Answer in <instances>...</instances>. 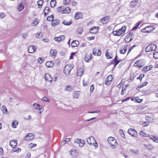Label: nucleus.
<instances>
[{"label": "nucleus", "instance_id": "nucleus-1", "mask_svg": "<svg viewBox=\"0 0 158 158\" xmlns=\"http://www.w3.org/2000/svg\"><path fill=\"white\" fill-rule=\"evenodd\" d=\"M126 30V27L123 26L120 29L113 31L112 33L115 36H123Z\"/></svg>", "mask_w": 158, "mask_h": 158}, {"label": "nucleus", "instance_id": "nucleus-2", "mask_svg": "<svg viewBox=\"0 0 158 158\" xmlns=\"http://www.w3.org/2000/svg\"><path fill=\"white\" fill-rule=\"evenodd\" d=\"M107 141L110 147L113 149L116 148L117 147V141L114 137H110L108 138Z\"/></svg>", "mask_w": 158, "mask_h": 158}, {"label": "nucleus", "instance_id": "nucleus-3", "mask_svg": "<svg viewBox=\"0 0 158 158\" xmlns=\"http://www.w3.org/2000/svg\"><path fill=\"white\" fill-rule=\"evenodd\" d=\"M87 142L91 145H94L95 148L98 147V143L95 139L92 136H90L87 139Z\"/></svg>", "mask_w": 158, "mask_h": 158}, {"label": "nucleus", "instance_id": "nucleus-4", "mask_svg": "<svg viewBox=\"0 0 158 158\" xmlns=\"http://www.w3.org/2000/svg\"><path fill=\"white\" fill-rule=\"evenodd\" d=\"M73 68V66L71 64L66 65L64 69V73L66 76L69 75Z\"/></svg>", "mask_w": 158, "mask_h": 158}, {"label": "nucleus", "instance_id": "nucleus-5", "mask_svg": "<svg viewBox=\"0 0 158 158\" xmlns=\"http://www.w3.org/2000/svg\"><path fill=\"white\" fill-rule=\"evenodd\" d=\"M156 46L155 44H150L146 47L145 49L146 52H149L154 51L156 49Z\"/></svg>", "mask_w": 158, "mask_h": 158}, {"label": "nucleus", "instance_id": "nucleus-6", "mask_svg": "<svg viewBox=\"0 0 158 158\" xmlns=\"http://www.w3.org/2000/svg\"><path fill=\"white\" fill-rule=\"evenodd\" d=\"M34 135L31 133H28L26 134L24 138V139L25 141H29L33 139L34 138Z\"/></svg>", "mask_w": 158, "mask_h": 158}, {"label": "nucleus", "instance_id": "nucleus-7", "mask_svg": "<svg viewBox=\"0 0 158 158\" xmlns=\"http://www.w3.org/2000/svg\"><path fill=\"white\" fill-rule=\"evenodd\" d=\"M128 133L133 136L137 137V133L136 131L132 129H129L128 130Z\"/></svg>", "mask_w": 158, "mask_h": 158}, {"label": "nucleus", "instance_id": "nucleus-8", "mask_svg": "<svg viewBox=\"0 0 158 158\" xmlns=\"http://www.w3.org/2000/svg\"><path fill=\"white\" fill-rule=\"evenodd\" d=\"M34 107L37 110H39V113H41L43 111L42 108L41 107L39 104L37 103H35L33 104Z\"/></svg>", "mask_w": 158, "mask_h": 158}, {"label": "nucleus", "instance_id": "nucleus-9", "mask_svg": "<svg viewBox=\"0 0 158 158\" xmlns=\"http://www.w3.org/2000/svg\"><path fill=\"white\" fill-rule=\"evenodd\" d=\"M93 54L95 56H100L101 55L100 50L96 48H94L93 49Z\"/></svg>", "mask_w": 158, "mask_h": 158}, {"label": "nucleus", "instance_id": "nucleus-10", "mask_svg": "<svg viewBox=\"0 0 158 158\" xmlns=\"http://www.w3.org/2000/svg\"><path fill=\"white\" fill-rule=\"evenodd\" d=\"M70 154L73 158H76L78 156V153L76 150L72 149Z\"/></svg>", "mask_w": 158, "mask_h": 158}, {"label": "nucleus", "instance_id": "nucleus-11", "mask_svg": "<svg viewBox=\"0 0 158 158\" xmlns=\"http://www.w3.org/2000/svg\"><path fill=\"white\" fill-rule=\"evenodd\" d=\"M65 39V36L64 35H61L59 37H55L54 40L55 41L60 42L64 40Z\"/></svg>", "mask_w": 158, "mask_h": 158}, {"label": "nucleus", "instance_id": "nucleus-12", "mask_svg": "<svg viewBox=\"0 0 158 158\" xmlns=\"http://www.w3.org/2000/svg\"><path fill=\"white\" fill-rule=\"evenodd\" d=\"M75 142L79 144L80 143H81V144H79V146L80 147H83L85 144V143L84 141L80 139H77L75 141Z\"/></svg>", "mask_w": 158, "mask_h": 158}, {"label": "nucleus", "instance_id": "nucleus-13", "mask_svg": "<svg viewBox=\"0 0 158 158\" xmlns=\"http://www.w3.org/2000/svg\"><path fill=\"white\" fill-rule=\"evenodd\" d=\"M44 78L45 80L48 81L52 82V77L48 73H46L45 74Z\"/></svg>", "mask_w": 158, "mask_h": 158}, {"label": "nucleus", "instance_id": "nucleus-14", "mask_svg": "<svg viewBox=\"0 0 158 158\" xmlns=\"http://www.w3.org/2000/svg\"><path fill=\"white\" fill-rule=\"evenodd\" d=\"M148 137L151 139L152 140L153 142L156 143H158V137L156 136L152 135H148Z\"/></svg>", "mask_w": 158, "mask_h": 158}, {"label": "nucleus", "instance_id": "nucleus-15", "mask_svg": "<svg viewBox=\"0 0 158 158\" xmlns=\"http://www.w3.org/2000/svg\"><path fill=\"white\" fill-rule=\"evenodd\" d=\"M36 50V48L33 46H30L28 48V51L29 53H33Z\"/></svg>", "mask_w": 158, "mask_h": 158}, {"label": "nucleus", "instance_id": "nucleus-16", "mask_svg": "<svg viewBox=\"0 0 158 158\" xmlns=\"http://www.w3.org/2000/svg\"><path fill=\"white\" fill-rule=\"evenodd\" d=\"M132 34V33H130L128 34L126 36L125 40L127 43L129 42L132 40V38L131 37Z\"/></svg>", "mask_w": 158, "mask_h": 158}, {"label": "nucleus", "instance_id": "nucleus-17", "mask_svg": "<svg viewBox=\"0 0 158 158\" xmlns=\"http://www.w3.org/2000/svg\"><path fill=\"white\" fill-rule=\"evenodd\" d=\"M105 54L106 58L108 59H111L113 57V54L112 52L109 53L108 50L105 52Z\"/></svg>", "mask_w": 158, "mask_h": 158}, {"label": "nucleus", "instance_id": "nucleus-18", "mask_svg": "<svg viewBox=\"0 0 158 158\" xmlns=\"http://www.w3.org/2000/svg\"><path fill=\"white\" fill-rule=\"evenodd\" d=\"M82 15L81 12H77L75 15V19L76 20L82 18Z\"/></svg>", "mask_w": 158, "mask_h": 158}, {"label": "nucleus", "instance_id": "nucleus-19", "mask_svg": "<svg viewBox=\"0 0 158 158\" xmlns=\"http://www.w3.org/2000/svg\"><path fill=\"white\" fill-rule=\"evenodd\" d=\"M17 144V141L16 140H12L10 141V145L13 148H15Z\"/></svg>", "mask_w": 158, "mask_h": 158}, {"label": "nucleus", "instance_id": "nucleus-20", "mask_svg": "<svg viewBox=\"0 0 158 158\" xmlns=\"http://www.w3.org/2000/svg\"><path fill=\"white\" fill-rule=\"evenodd\" d=\"M98 27H94L90 29V32L93 34L97 33L98 32Z\"/></svg>", "mask_w": 158, "mask_h": 158}, {"label": "nucleus", "instance_id": "nucleus-21", "mask_svg": "<svg viewBox=\"0 0 158 158\" xmlns=\"http://www.w3.org/2000/svg\"><path fill=\"white\" fill-rule=\"evenodd\" d=\"M109 17L108 16L105 17L103 18L100 20V22L101 23L105 24L106 23L108 22L109 19Z\"/></svg>", "mask_w": 158, "mask_h": 158}, {"label": "nucleus", "instance_id": "nucleus-22", "mask_svg": "<svg viewBox=\"0 0 158 158\" xmlns=\"http://www.w3.org/2000/svg\"><path fill=\"white\" fill-rule=\"evenodd\" d=\"M79 43V41L77 40H73L71 43V45L72 47L74 48L78 45Z\"/></svg>", "mask_w": 158, "mask_h": 158}, {"label": "nucleus", "instance_id": "nucleus-23", "mask_svg": "<svg viewBox=\"0 0 158 158\" xmlns=\"http://www.w3.org/2000/svg\"><path fill=\"white\" fill-rule=\"evenodd\" d=\"M117 56L116 55L114 60H113L110 63L111 64H113L114 63V66H115L116 65H117L120 62V61L117 60Z\"/></svg>", "mask_w": 158, "mask_h": 158}, {"label": "nucleus", "instance_id": "nucleus-24", "mask_svg": "<svg viewBox=\"0 0 158 158\" xmlns=\"http://www.w3.org/2000/svg\"><path fill=\"white\" fill-rule=\"evenodd\" d=\"M112 79V76L111 75H109L107 78V80L105 82V84L107 85H109L110 83V82Z\"/></svg>", "mask_w": 158, "mask_h": 158}, {"label": "nucleus", "instance_id": "nucleus-25", "mask_svg": "<svg viewBox=\"0 0 158 158\" xmlns=\"http://www.w3.org/2000/svg\"><path fill=\"white\" fill-rule=\"evenodd\" d=\"M39 22V20L36 18L33 19L31 23V25L33 26H37Z\"/></svg>", "mask_w": 158, "mask_h": 158}, {"label": "nucleus", "instance_id": "nucleus-26", "mask_svg": "<svg viewBox=\"0 0 158 158\" xmlns=\"http://www.w3.org/2000/svg\"><path fill=\"white\" fill-rule=\"evenodd\" d=\"M71 11L70 8L69 7L66 8L64 9L63 10L61 11V13L62 14H68Z\"/></svg>", "mask_w": 158, "mask_h": 158}, {"label": "nucleus", "instance_id": "nucleus-27", "mask_svg": "<svg viewBox=\"0 0 158 158\" xmlns=\"http://www.w3.org/2000/svg\"><path fill=\"white\" fill-rule=\"evenodd\" d=\"M146 27V29H147V31H148V33L151 32V31L154 30L155 28V27L154 26H148Z\"/></svg>", "mask_w": 158, "mask_h": 158}, {"label": "nucleus", "instance_id": "nucleus-28", "mask_svg": "<svg viewBox=\"0 0 158 158\" xmlns=\"http://www.w3.org/2000/svg\"><path fill=\"white\" fill-rule=\"evenodd\" d=\"M144 146L147 149L149 150H152L154 148V146L151 144H144Z\"/></svg>", "mask_w": 158, "mask_h": 158}, {"label": "nucleus", "instance_id": "nucleus-29", "mask_svg": "<svg viewBox=\"0 0 158 158\" xmlns=\"http://www.w3.org/2000/svg\"><path fill=\"white\" fill-rule=\"evenodd\" d=\"M53 65L54 63L52 61H48L46 63V65L47 67L52 68Z\"/></svg>", "mask_w": 158, "mask_h": 158}, {"label": "nucleus", "instance_id": "nucleus-30", "mask_svg": "<svg viewBox=\"0 0 158 158\" xmlns=\"http://www.w3.org/2000/svg\"><path fill=\"white\" fill-rule=\"evenodd\" d=\"M52 26H56L59 24V20L57 19L53 20L52 21Z\"/></svg>", "mask_w": 158, "mask_h": 158}, {"label": "nucleus", "instance_id": "nucleus-31", "mask_svg": "<svg viewBox=\"0 0 158 158\" xmlns=\"http://www.w3.org/2000/svg\"><path fill=\"white\" fill-rule=\"evenodd\" d=\"M127 48L128 47L127 46H126L124 47L123 48H121L120 51V53L122 54H125L127 50Z\"/></svg>", "mask_w": 158, "mask_h": 158}, {"label": "nucleus", "instance_id": "nucleus-32", "mask_svg": "<svg viewBox=\"0 0 158 158\" xmlns=\"http://www.w3.org/2000/svg\"><path fill=\"white\" fill-rule=\"evenodd\" d=\"M1 110L4 114H7V109L5 106H3L2 107Z\"/></svg>", "mask_w": 158, "mask_h": 158}, {"label": "nucleus", "instance_id": "nucleus-33", "mask_svg": "<svg viewBox=\"0 0 158 158\" xmlns=\"http://www.w3.org/2000/svg\"><path fill=\"white\" fill-rule=\"evenodd\" d=\"M80 94V93L79 91H75L74 92V94L73 95V98H77L79 97V95Z\"/></svg>", "mask_w": 158, "mask_h": 158}, {"label": "nucleus", "instance_id": "nucleus-34", "mask_svg": "<svg viewBox=\"0 0 158 158\" xmlns=\"http://www.w3.org/2000/svg\"><path fill=\"white\" fill-rule=\"evenodd\" d=\"M56 53V50L55 49H51L50 52V55L52 56H55Z\"/></svg>", "mask_w": 158, "mask_h": 158}, {"label": "nucleus", "instance_id": "nucleus-35", "mask_svg": "<svg viewBox=\"0 0 158 158\" xmlns=\"http://www.w3.org/2000/svg\"><path fill=\"white\" fill-rule=\"evenodd\" d=\"M18 124V121L15 120L13 121L12 124L11 126L13 128H16Z\"/></svg>", "mask_w": 158, "mask_h": 158}, {"label": "nucleus", "instance_id": "nucleus-36", "mask_svg": "<svg viewBox=\"0 0 158 158\" xmlns=\"http://www.w3.org/2000/svg\"><path fill=\"white\" fill-rule=\"evenodd\" d=\"M92 57V55L90 54L89 55L86 56L85 57V60L86 62H89V60H90Z\"/></svg>", "mask_w": 158, "mask_h": 158}, {"label": "nucleus", "instance_id": "nucleus-37", "mask_svg": "<svg viewBox=\"0 0 158 158\" xmlns=\"http://www.w3.org/2000/svg\"><path fill=\"white\" fill-rule=\"evenodd\" d=\"M84 70L83 69H79L77 72V75L79 76H81L82 75V73L83 72Z\"/></svg>", "mask_w": 158, "mask_h": 158}, {"label": "nucleus", "instance_id": "nucleus-38", "mask_svg": "<svg viewBox=\"0 0 158 158\" xmlns=\"http://www.w3.org/2000/svg\"><path fill=\"white\" fill-rule=\"evenodd\" d=\"M138 0H135L134 1H132L130 3V6L131 7H133L134 6L135 4L137 3Z\"/></svg>", "mask_w": 158, "mask_h": 158}, {"label": "nucleus", "instance_id": "nucleus-39", "mask_svg": "<svg viewBox=\"0 0 158 158\" xmlns=\"http://www.w3.org/2000/svg\"><path fill=\"white\" fill-rule=\"evenodd\" d=\"M24 9V6L22 4H19L17 7V9L19 11H21Z\"/></svg>", "mask_w": 158, "mask_h": 158}, {"label": "nucleus", "instance_id": "nucleus-40", "mask_svg": "<svg viewBox=\"0 0 158 158\" xmlns=\"http://www.w3.org/2000/svg\"><path fill=\"white\" fill-rule=\"evenodd\" d=\"M49 10V8L48 6L45 7L44 10V15L45 16H46L48 14V12Z\"/></svg>", "mask_w": 158, "mask_h": 158}, {"label": "nucleus", "instance_id": "nucleus-41", "mask_svg": "<svg viewBox=\"0 0 158 158\" xmlns=\"http://www.w3.org/2000/svg\"><path fill=\"white\" fill-rule=\"evenodd\" d=\"M56 4V2L55 0H51L50 2V6L52 7H54Z\"/></svg>", "mask_w": 158, "mask_h": 158}, {"label": "nucleus", "instance_id": "nucleus-42", "mask_svg": "<svg viewBox=\"0 0 158 158\" xmlns=\"http://www.w3.org/2000/svg\"><path fill=\"white\" fill-rule=\"evenodd\" d=\"M44 1L43 0H40L37 2V5L40 8H41L42 5L43 4Z\"/></svg>", "mask_w": 158, "mask_h": 158}, {"label": "nucleus", "instance_id": "nucleus-43", "mask_svg": "<svg viewBox=\"0 0 158 158\" xmlns=\"http://www.w3.org/2000/svg\"><path fill=\"white\" fill-rule=\"evenodd\" d=\"M73 89V88L72 86L69 85L67 86L65 89V91H67L69 92L71 91Z\"/></svg>", "mask_w": 158, "mask_h": 158}, {"label": "nucleus", "instance_id": "nucleus-44", "mask_svg": "<svg viewBox=\"0 0 158 158\" xmlns=\"http://www.w3.org/2000/svg\"><path fill=\"white\" fill-rule=\"evenodd\" d=\"M145 118L146 121V122H148V123H150L152 122L151 118L150 117L146 115L145 116Z\"/></svg>", "mask_w": 158, "mask_h": 158}, {"label": "nucleus", "instance_id": "nucleus-45", "mask_svg": "<svg viewBox=\"0 0 158 158\" xmlns=\"http://www.w3.org/2000/svg\"><path fill=\"white\" fill-rule=\"evenodd\" d=\"M72 23L71 21H70L69 22H67L66 20H64L62 22V23L65 25L69 26Z\"/></svg>", "mask_w": 158, "mask_h": 158}, {"label": "nucleus", "instance_id": "nucleus-46", "mask_svg": "<svg viewBox=\"0 0 158 158\" xmlns=\"http://www.w3.org/2000/svg\"><path fill=\"white\" fill-rule=\"evenodd\" d=\"M149 123L148 122L143 121L141 122V125L144 127H147L149 125Z\"/></svg>", "mask_w": 158, "mask_h": 158}, {"label": "nucleus", "instance_id": "nucleus-47", "mask_svg": "<svg viewBox=\"0 0 158 158\" xmlns=\"http://www.w3.org/2000/svg\"><path fill=\"white\" fill-rule=\"evenodd\" d=\"M53 18L54 15H52L51 16L48 17L47 18V20L48 21H52L53 20Z\"/></svg>", "mask_w": 158, "mask_h": 158}, {"label": "nucleus", "instance_id": "nucleus-48", "mask_svg": "<svg viewBox=\"0 0 158 158\" xmlns=\"http://www.w3.org/2000/svg\"><path fill=\"white\" fill-rule=\"evenodd\" d=\"M43 34L42 32H40L37 34L36 35V37L37 39L41 38L43 36Z\"/></svg>", "mask_w": 158, "mask_h": 158}, {"label": "nucleus", "instance_id": "nucleus-49", "mask_svg": "<svg viewBox=\"0 0 158 158\" xmlns=\"http://www.w3.org/2000/svg\"><path fill=\"white\" fill-rule=\"evenodd\" d=\"M83 31V30L82 28H78L77 31V32L78 34H81Z\"/></svg>", "mask_w": 158, "mask_h": 158}, {"label": "nucleus", "instance_id": "nucleus-50", "mask_svg": "<svg viewBox=\"0 0 158 158\" xmlns=\"http://www.w3.org/2000/svg\"><path fill=\"white\" fill-rule=\"evenodd\" d=\"M42 101H45L46 102H49L50 101V100L47 97H43L42 98Z\"/></svg>", "mask_w": 158, "mask_h": 158}, {"label": "nucleus", "instance_id": "nucleus-51", "mask_svg": "<svg viewBox=\"0 0 158 158\" xmlns=\"http://www.w3.org/2000/svg\"><path fill=\"white\" fill-rule=\"evenodd\" d=\"M153 57L154 58L158 59V52H155L153 54Z\"/></svg>", "mask_w": 158, "mask_h": 158}, {"label": "nucleus", "instance_id": "nucleus-52", "mask_svg": "<svg viewBox=\"0 0 158 158\" xmlns=\"http://www.w3.org/2000/svg\"><path fill=\"white\" fill-rule=\"evenodd\" d=\"M140 134L143 136H144V137H148V135H148L145 133H143V132L142 131H140Z\"/></svg>", "mask_w": 158, "mask_h": 158}, {"label": "nucleus", "instance_id": "nucleus-53", "mask_svg": "<svg viewBox=\"0 0 158 158\" xmlns=\"http://www.w3.org/2000/svg\"><path fill=\"white\" fill-rule=\"evenodd\" d=\"M138 98H133L131 99V100L134 101V102L137 103H138Z\"/></svg>", "mask_w": 158, "mask_h": 158}, {"label": "nucleus", "instance_id": "nucleus-54", "mask_svg": "<svg viewBox=\"0 0 158 158\" xmlns=\"http://www.w3.org/2000/svg\"><path fill=\"white\" fill-rule=\"evenodd\" d=\"M148 84V82H145L141 84V85H140L139 86V88H142L143 86H145L146 85H147Z\"/></svg>", "mask_w": 158, "mask_h": 158}, {"label": "nucleus", "instance_id": "nucleus-55", "mask_svg": "<svg viewBox=\"0 0 158 158\" xmlns=\"http://www.w3.org/2000/svg\"><path fill=\"white\" fill-rule=\"evenodd\" d=\"M70 2V0H64L63 2V3L65 5H67Z\"/></svg>", "mask_w": 158, "mask_h": 158}, {"label": "nucleus", "instance_id": "nucleus-56", "mask_svg": "<svg viewBox=\"0 0 158 158\" xmlns=\"http://www.w3.org/2000/svg\"><path fill=\"white\" fill-rule=\"evenodd\" d=\"M21 148H17L15 149V150H14V152H16L18 153L20 152H21Z\"/></svg>", "mask_w": 158, "mask_h": 158}, {"label": "nucleus", "instance_id": "nucleus-57", "mask_svg": "<svg viewBox=\"0 0 158 158\" xmlns=\"http://www.w3.org/2000/svg\"><path fill=\"white\" fill-rule=\"evenodd\" d=\"M28 35V33H24L22 37L23 39H25L27 37Z\"/></svg>", "mask_w": 158, "mask_h": 158}, {"label": "nucleus", "instance_id": "nucleus-58", "mask_svg": "<svg viewBox=\"0 0 158 158\" xmlns=\"http://www.w3.org/2000/svg\"><path fill=\"white\" fill-rule=\"evenodd\" d=\"M150 70V69H149V66H146L144 67L143 70L145 72H147L149 70Z\"/></svg>", "mask_w": 158, "mask_h": 158}, {"label": "nucleus", "instance_id": "nucleus-59", "mask_svg": "<svg viewBox=\"0 0 158 158\" xmlns=\"http://www.w3.org/2000/svg\"><path fill=\"white\" fill-rule=\"evenodd\" d=\"M135 77V75L134 74H132L131 75L130 77V80H132Z\"/></svg>", "mask_w": 158, "mask_h": 158}, {"label": "nucleus", "instance_id": "nucleus-60", "mask_svg": "<svg viewBox=\"0 0 158 158\" xmlns=\"http://www.w3.org/2000/svg\"><path fill=\"white\" fill-rule=\"evenodd\" d=\"M126 89L125 88L123 87L121 92V94L122 95H123L124 94V92L126 91Z\"/></svg>", "mask_w": 158, "mask_h": 158}, {"label": "nucleus", "instance_id": "nucleus-61", "mask_svg": "<svg viewBox=\"0 0 158 158\" xmlns=\"http://www.w3.org/2000/svg\"><path fill=\"white\" fill-rule=\"evenodd\" d=\"M0 16L1 18L3 19L5 16V14L4 13H1L0 14Z\"/></svg>", "mask_w": 158, "mask_h": 158}, {"label": "nucleus", "instance_id": "nucleus-62", "mask_svg": "<svg viewBox=\"0 0 158 158\" xmlns=\"http://www.w3.org/2000/svg\"><path fill=\"white\" fill-rule=\"evenodd\" d=\"M134 66L135 67H138V61H136L134 64Z\"/></svg>", "mask_w": 158, "mask_h": 158}, {"label": "nucleus", "instance_id": "nucleus-63", "mask_svg": "<svg viewBox=\"0 0 158 158\" xmlns=\"http://www.w3.org/2000/svg\"><path fill=\"white\" fill-rule=\"evenodd\" d=\"M141 32H147L148 33V31H147V29H146V27L144 28L143 29L141 30Z\"/></svg>", "mask_w": 158, "mask_h": 158}, {"label": "nucleus", "instance_id": "nucleus-64", "mask_svg": "<svg viewBox=\"0 0 158 158\" xmlns=\"http://www.w3.org/2000/svg\"><path fill=\"white\" fill-rule=\"evenodd\" d=\"M94 89V86L93 85H91L90 87V92L92 93L93 92Z\"/></svg>", "mask_w": 158, "mask_h": 158}]
</instances>
